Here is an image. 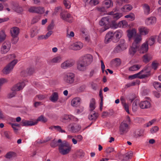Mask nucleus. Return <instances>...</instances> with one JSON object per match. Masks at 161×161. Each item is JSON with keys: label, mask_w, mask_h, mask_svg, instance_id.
Instances as JSON below:
<instances>
[{"label": "nucleus", "mask_w": 161, "mask_h": 161, "mask_svg": "<svg viewBox=\"0 0 161 161\" xmlns=\"http://www.w3.org/2000/svg\"><path fill=\"white\" fill-rule=\"evenodd\" d=\"M75 75L72 72H65L64 73L63 80L64 81L68 84H73L75 80Z\"/></svg>", "instance_id": "obj_5"}, {"label": "nucleus", "mask_w": 161, "mask_h": 161, "mask_svg": "<svg viewBox=\"0 0 161 161\" xmlns=\"http://www.w3.org/2000/svg\"><path fill=\"white\" fill-rule=\"evenodd\" d=\"M141 67V66L139 65L135 64L130 67L129 68V70L130 71H135L139 69Z\"/></svg>", "instance_id": "obj_44"}, {"label": "nucleus", "mask_w": 161, "mask_h": 161, "mask_svg": "<svg viewBox=\"0 0 161 161\" xmlns=\"http://www.w3.org/2000/svg\"><path fill=\"white\" fill-rule=\"evenodd\" d=\"M83 46V44L81 42L78 41L70 44L69 48L75 51L79 50L82 48Z\"/></svg>", "instance_id": "obj_11"}, {"label": "nucleus", "mask_w": 161, "mask_h": 161, "mask_svg": "<svg viewBox=\"0 0 161 161\" xmlns=\"http://www.w3.org/2000/svg\"><path fill=\"white\" fill-rule=\"evenodd\" d=\"M153 85L156 90L161 91V83L157 81H155L153 83Z\"/></svg>", "instance_id": "obj_42"}, {"label": "nucleus", "mask_w": 161, "mask_h": 161, "mask_svg": "<svg viewBox=\"0 0 161 161\" xmlns=\"http://www.w3.org/2000/svg\"><path fill=\"white\" fill-rule=\"evenodd\" d=\"M19 33V29L16 27L11 28V35L12 37V43L13 44L16 43L18 40V37Z\"/></svg>", "instance_id": "obj_7"}, {"label": "nucleus", "mask_w": 161, "mask_h": 161, "mask_svg": "<svg viewBox=\"0 0 161 161\" xmlns=\"http://www.w3.org/2000/svg\"><path fill=\"white\" fill-rule=\"evenodd\" d=\"M132 6L130 4H127L124 6L121 10L123 12H126L131 10L132 9Z\"/></svg>", "instance_id": "obj_31"}, {"label": "nucleus", "mask_w": 161, "mask_h": 161, "mask_svg": "<svg viewBox=\"0 0 161 161\" xmlns=\"http://www.w3.org/2000/svg\"><path fill=\"white\" fill-rule=\"evenodd\" d=\"M136 82L135 81H133L132 82L128 83L125 85V87L128 88L131 86H134L136 85Z\"/></svg>", "instance_id": "obj_60"}, {"label": "nucleus", "mask_w": 161, "mask_h": 161, "mask_svg": "<svg viewBox=\"0 0 161 161\" xmlns=\"http://www.w3.org/2000/svg\"><path fill=\"white\" fill-rule=\"evenodd\" d=\"M37 122H33L32 121H29L25 120L24 119L22 120L20 123V125L24 126H28L34 125L37 123Z\"/></svg>", "instance_id": "obj_14"}, {"label": "nucleus", "mask_w": 161, "mask_h": 161, "mask_svg": "<svg viewBox=\"0 0 161 161\" xmlns=\"http://www.w3.org/2000/svg\"><path fill=\"white\" fill-rule=\"evenodd\" d=\"M39 121H41L44 123H45L47 121V118L44 117L43 115H41L39 117L36 122Z\"/></svg>", "instance_id": "obj_52"}, {"label": "nucleus", "mask_w": 161, "mask_h": 161, "mask_svg": "<svg viewBox=\"0 0 161 161\" xmlns=\"http://www.w3.org/2000/svg\"><path fill=\"white\" fill-rule=\"evenodd\" d=\"M66 35L67 37L71 38L74 36L75 34L73 31H69L68 29H67Z\"/></svg>", "instance_id": "obj_48"}, {"label": "nucleus", "mask_w": 161, "mask_h": 161, "mask_svg": "<svg viewBox=\"0 0 161 161\" xmlns=\"http://www.w3.org/2000/svg\"><path fill=\"white\" fill-rule=\"evenodd\" d=\"M140 34L142 35H146L148 32V30L146 27H141L139 28Z\"/></svg>", "instance_id": "obj_34"}, {"label": "nucleus", "mask_w": 161, "mask_h": 161, "mask_svg": "<svg viewBox=\"0 0 161 161\" xmlns=\"http://www.w3.org/2000/svg\"><path fill=\"white\" fill-rule=\"evenodd\" d=\"M40 19L39 16L34 17L32 20V23L34 24L37 22Z\"/></svg>", "instance_id": "obj_59"}, {"label": "nucleus", "mask_w": 161, "mask_h": 161, "mask_svg": "<svg viewBox=\"0 0 161 161\" xmlns=\"http://www.w3.org/2000/svg\"><path fill=\"white\" fill-rule=\"evenodd\" d=\"M72 145L66 141L62 142L58 145L59 153L63 155L68 154L70 151Z\"/></svg>", "instance_id": "obj_2"}, {"label": "nucleus", "mask_w": 161, "mask_h": 161, "mask_svg": "<svg viewBox=\"0 0 161 161\" xmlns=\"http://www.w3.org/2000/svg\"><path fill=\"white\" fill-rule=\"evenodd\" d=\"M119 45L124 50H125L127 48V45L125 43V41L124 39H120V40Z\"/></svg>", "instance_id": "obj_41"}, {"label": "nucleus", "mask_w": 161, "mask_h": 161, "mask_svg": "<svg viewBox=\"0 0 161 161\" xmlns=\"http://www.w3.org/2000/svg\"><path fill=\"white\" fill-rule=\"evenodd\" d=\"M152 58L151 56L148 54L145 55L143 57V60L144 62H148Z\"/></svg>", "instance_id": "obj_45"}, {"label": "nucleus", "mask_w": 161, "mask_h": 161, "mask_svg": "<svg viewBox=\"0 0 161 161\" xmlns=\"http://www.w3.org/2000/svg\"><path fill=\"white\" fill-rule=\"evenodd\" d=\"M11 8L12 9L18 13H21L23 10L22 8L20 7L17 3H12Z\"/></svg>", "instance_id": "obj_17"}, {"label": "nucleus", "mask_w": 161, "mask_h": 161, "mask_svg": "<svg viewBox=\"0 0 161 161\" xmlns=\"http://www.w3.org/2000/svg\"><path fill=\"white\" fill-rule=\"evenodd\" d=\"M121 63L120 59L119 58H116L113 59L111 62V64L113 66H119Z\"/></svg>", "instance_id": "obj_35"}, {"label": "nucleus", "mask_w": 161, "mask_h": 161, "mask_svg": "<svg viewBox=\"0 0 161 161\" xmlns=\"http://www.w3.org/2000/svg\"><path fill=\"white\" fill-rule=\"evenodd\" d=\"M25 86L24 81L20 82L15 85L11 90V97H14L16 94V92L21 90Z\"/></svg>", "instance_id": "obj_6"}, {"label": "nucleus", "mask_w": 161, "mask_h": 161, "mask_svg": "<svg viewBox=\"0 0 161 161\" xmlns=\"http://www.w3.org/2000/svg\"><path fill=\"white\" fill-rule=\"evenodd\" d=\"M81 127L80 125H74L71 127V130L73 132H76L80 130Z\"/></svg>", "instance_id": "obj_37"}, {"label": "nucleus", "mask_w": 161, "mask_h": 161, "mask_svg": "<svg viewBox=\"0 0 161 161\" xmlns=\"http://www.w3.org/2000/svg\"><path fill=\"white\" fill-rule=\"evenodd\" d=\"M62 60V57L59 55L53 58L51 60L50 62L51 63H59Z\"/></svg>", "instance_id": "obj_32"}, {"label": "nucleus", "mask_w": 161, "mask_h": 161, "mask_svg": "<svg viewBox=\"0 0 161 161\" xmlns=\"http://www.w3.org/2000/svg\"><path fill=\"white\" fill-rule=\"evenodd\" d=\"M58 99V95L57 92H53L49 97V100L52 102L56 103Z\"/></svg>", "instance_id": "obj_24"}, {"label": "nucleus", "mask_w": 161, "mask_h": 161, "mask_svg": "<svg viewBox=\"0 0 161 161\" xmlns=\"http://www.w3.org/2000/svg\"><path fill=\"white\" fill-rule=\"evenodd\" d=\"M74 117L72 115H67L64 114L61 117L60 119L61 121L64 122L66 123L74 119Z\"/></svg>", "instance_id": "obj_16"}, {"label": "nucleus", "mask_w": 161, "mask_h": 161, "mask_svg": "<svg viewBox=\"0 0 161 161\" xmlns=\"http://www.w3.org/2000/svg\"><path fill=\"white\" fill-rule=\"evenodd\" d=\"M62 142V140L60 139H58V141L55 140H54L52 141L50 145L52 147H55L58 146V143L60 144Z\"/></svg>", "instance_id": "obj_30"}, {"label": "nucleus", "mask_w": 161, "mask_h": 161, "mask_svg": "<svg viewBox=\"0 0 161 161\" xmlns=\"http://www.w3.org/2000/svg\"><path fill=\"white\" fill-rule=\"evenodd\" d=\"M123 107L124 108L125 111L128 114H130L129 111V106L128 104L126 103L122 104Z\"/></svg>", "instance_id": "obj_56"}, {"label": "nucleus", "mask_w": 161, "mask_h": 161, "mask_svg": "<svg viewBox=\"0 0 161 161\" xmlns=\"http://www.w3.org/2000/svg\"><path fill=\"white\" fill-rule=\"evenodd\" d=\"M104 6L108 9L113 5V3L111 0H105L103 2Z\"/></svg>", "instance_id": "obj_38"}, {"label": "nucleus", "mask_w": 161, "mask_h": 161, "mask_svg": "<svg viewBox=\"0 0 161 161\" xmlns=\"http://www.w3.org/2000/svg\"><path fill=\"white\" fill-rule=\"evenodd\" d=\"M132 155V153L131 151H130L126 153V154L125 155V157H127V159H129L131 157Z\"/></svg>", "instance_id": "obj_58"}, {"label": "nucleus", "mask_w": 161, "mask_h": 161, "mask_svg": "<svg viewBox=\"0 0 161 161\" xmlns=\"http://www.w3.org/2000/svg\"><path fill=\"white\" fill-rule=\"evenodd\" d=\"M123 50H124L122 49V48H121V47L119 45H118L115 47L114 51V52L115 53H119Z\"/></svg>", "instance_id": "obj_53"}, {"label": "nucleus", "mask_w": 161, "mask_h": 161, "mask_svg": "<svg viewBox=\"0 0 161 161\" xmlns=\"http://www.w3.org/2000/svg\"><path fill=\"white\" fill-rule=\"evenodd\" d=\"M130 129V126L125 122H123L120 124L119 127V132L121 135L126 133Z\"/></svg>", "instance_id": "obj_9"}, {"label": "nucleus", "mask_w": 161, "mask_h": 161, "mask_svg": "<svg viewBox=\"0 0 161 161\" xmlns=\"http://www.w3.org/2000/svg\"><path fill=\"white\" fill-rule=\"evenodd\" d=\"M107 9L104 6L99 7L97 8L98 11L101 13V14L103 15L105 14V12Z\"/></svg>", "instance_id": "obj_51"}, {"label": "nucleus", "mask_w": 161, "mask_h": 161, "mask_svg": "<svg viewBox=\"0 0 161 161\" xmlns=\"http://www.w3.org/2000/svg\"><path fill=\"white\" fill-rule=\"evenodd\" d=\"M28 11L30 13L42 14L44 12L45 10L42 7L32 6L29 8Z\"/></svg>", "instance_id": "obj_10"}, {"label": "nucleus", "mask_w": 161, "mask_h": 161, "mask_svg": "<svg viewBox=\"0 0 161 161\" xmlns=\"http://www.w3.org/2000/svg\"><path fill=\"white\" fill-rule=\"evenodd\" d=\"M139 105L142 109L147 108L150 107L151 104L150 102L148 101H143L140 102Z\"/></svg>", "instance_id": "obj_20"}, {"label": "nucleus", "mask_w": 161, "mask_h": 161, "mask_svg": "<svg viewBox=\"0 0 161 161\" xmlns=\"http://www.w3.org/2000/svg\"><path fill=\"white\" fill-rule=\"evenodd\" d=\"M144 14L145 15H147L150 14L153 11L150 6L147 4H144L142 5Z\"/></svg>", "instance_id": "obj_15"}, {"label": "nucleus", "mask_w": 161, "mask_h": 161, "mask_svg": "<svg viewBox=\"0 0 161 161\" xmlns=\"http://www.w3.org/2000/svg\"><path fill=\"white\" fill-rule=\"evenodd\" d=\"M50 129L53 130V129L56 130L57 131H59V132L61 133H65V131L64 130H63L61 127L58 125L55 126L54 125L53 126H51L49 128Z\"/></svg>", "instance_id": "obj_36"}, {"label": "nucleus", "mask_w": 161, "mask_h": 161, "mask_svg": "<svg viewBox=\"0 0 161 161\" xmlns=\"http://www.w3.org/2000/svg\"><path fill=\"white\" fill-rule=\"evenodd\" d=\"M158 129L159 128L158 126H155L151 129V133L152 134L155 133L158 131Z\"/></svg>", "instance_id": "obj_55"}, {"label": "nucleus", "mask_w": 161, "mask_h": 161, "mask_svg": "<svg viewBox=\"0 0 161 161\" xmlns=\"http://www.w3.org/2000/svg\"><path fill=\"white\" fill-rule=\"evenodd\" d=\"M125 17L126 18H129L130 20H133L135 19V16L133 13H131L130 14L125 15Z\"/></svg>", "instance_id": "obj_50"}, {"label": "nucleus", "mask_w": 161, "mask_h": 161, "mask_svg": "<svg viewBox=\"0 0 161 161\" xmlns=\"http://www.w3.org/2000/svg\"><path fill=\"white\" fill-rule=\"evenodd\" d=\"M117 2L119 5H121L123 3H128L129 2V0H117Z\"/></svg>", "instance_id": "obj_61"}, {"label": "nucleus", "mask_w": 161, "mask_h": 161, "mask_svg": "<svg viewBox=\"0 0 161 161\" xmlns=\"http://www.w3.org/2000/svg\"><path fill=\"white\" fill-rule=\"evenodd\" d=\"M150 68L149 66H146L144 69L139 73L130 75L129 79H133L136 78L143 79L147 77L150 71Z\"/></svg>", "instance_id": "obj_3"}, {"label": "nucleus", "mask_w": 161, "mask_h": 161, "mask_svg": "<svg viewBox=\"0 0 161 161\" xmlns=\"http://www.w3.org/2000/svg\"><path fill=\"white\" fill-rule=\"evenodd\" d=\"M93 61V57L90 54H86L81 56L77 63V69L80 71H85Z\"/></svg>", "instance_id": "obj_1"}, {"label": "nucleus", "mask_w": 161, "mask_h": 161, "mask_svg": "<svg viewBox=\"0 0 161 161\" xmlns=\"http://www.w3.org/2000/svg\"><path fill=\"white\" fill-rule=\"evenodd\" d=\"M60 15L61 18L65 21L69 23L72 22L73 18L70 14L67 13H62Z\"/></svg>", "instance_id": "obj_13"}, {"label": "nucleus", "mask_w": 161, "mask_h": 161, "mask_svg": "<svg viewBox=\"0 0 161 161\" xmlns=\"http://www.w3.org/2000/svg\"><path fill=\"white\" fill-rule=\"evenodd\" d=\"M99 95L101 98V102H100V108L101 110H102V107L103 105V96L102 95V90H100L99 92Z\"/></svg>", "instance_id": "obj_49"}, {"label": "nucleus", "mask_w": 161, "mask_h": 161, "mask_svg": "<svg viewBox=\"0 0 161 161\" xmlns=\"http://www.w3.org/2000/svg\"><path fill=\"white\" fill-rule=\"evenodd\" d=\"M6 35L3 31L0 32V43L4 41L6 38Z\"/></svg>", "instance_id": "obj_47"}, {"label": "nucleus", "mask_w": 161, "mask_h": 161, "mask_svg": "<svg viewBox=\"0 0 161 161\" xmlns=\"http://www.w3.org/2000/svg\"><path fill=\"white\" fill-rule=\"evenodd\" d=\"M137 34L136 31L134 29H133L131 30H128L127 31V36L129 40L133 37L134 38L136 35Z\"/></svg>", "instance_id": "obj_25"}, {"label": "nucleus", "mask_w": 161, "mask_h": 161, "mask_svg": "<svg viewBox=\"0 0 161 161\" xmlns=\"http://www.w3.org/2000/svg\"><path fill=\"white\" fill-rule=\"evenodd\" d=\"M15 54H11V71L13 69L15 65L18 62V60L15 59Z\"/></svg>", "instance_id": "obj_21"}, {"label": "nucleus", "mask_w": 161, "mask_h": 161, "mask_svg": "<svg viewBox=\"0 0 161 161\" xmlns=\"http://www.w3.org/2000/svg\"><path fill=\"white\" fill-rule=\"evenodd\" d=\"M90 3L92 5H95L97 4L99 2L97 0H91Z\"/></svg>", "instance_id": "obj_62"}, {"label": "nucleus", "mask_w": 161, "mask_h": 161, "mask_svg": "<svg viewBox=\"0 0 161 161\" xmlns=\"http://www.w3.org/2000/svg\"><path fill=\"white\" fill-rule=\"evenodd\" d=\"M80 99L79 97H76L73 99L71 102V105L73 107H76L80 103Z\"/></svg>", "instance_id": "obj_27"}, {"label": "nucleus", "mask_w": 161, "mask_h": 161, "mask_svg": "<svg viewBox=\"0 0 161 161\" xmlns=\"http://www.w3.org/2000/svg\"><path fill=\"white\" fill-rule=\"evenodd\" d=\"M139 47L137 45H133L132 44L131 47L129 49L130 54L131 55H134L136 52L137 50L138 49Z\"/></svg>", "instance_id": "obj_28"}, {"label": "nucleus", "mask_w": 161, "mask_h": 161, "mask_svg": "<svg viewBox=\"0 0 161 161\" xmlns=\"http://www.w3.org/2000/svg\"><path fill=\"white\" fill-rule=\"evenodd\" d=\"M156 21V18L155 17L152 16L148 18L145 20L147 25H150L155 24Z\"/></svg>", "instance_id": "obj_23"}, {"label": "nucleus", "mask_w": 161, "mask_h": 161, "mask_svg": "<svg viewBox=\"0 0 161 161\" xmlns=\"http://www.w3.org/2000/svg\"><path fill=\"white\" fill-rule=\"evenodd\" d=\"M98 116V114L92 111L88 116V119L90 120L95 121Z\"/></svg>", "instance_id": "obj_29"}, {"label": "nucleus", "mask_w": 161, "mask_h": 161, "mask_svg": "<svg viewBox=\"0 0 161 161\" xmlns=\"http://www.w3.org/2000/svg\"><path fill=\"white\" fill-rule=\"evenodd\" d=\"M117 9L115 8L112 11L109 12L108 14L111 16V19L113 20V23L122 16L123 14L121 13L117 12Z\"/></svg>", "instance_id": "obj_8"}, {"label": "nucleus", "mask_w": 161, "mask_h": 161, "mask_svg": "<svg viewBox=\"0 0 161 161\" xmlns=\"http://www.w3.org/2000/svg\"><path fill=\"white\" fill-rule=\"evenodd\" d=\"M139 103V101L137 100L134 101L132 105V110L133 111L135 112L137 111Z\"/></svg>", "instance_id": "obj_40"}, {"label": "nucleus", "mask_w": 161, "mask_h": 161, "mask_svg": "<svg viewBox=\"0 0 161 161\" xmlns=\"http://www.w3.org/2000/svg\"><path fill=\"white\" fill-rule=\"evenodd\" d=\"M64 4L67 8L69 9L70 7L71 3L69 1L64 0Z\"/></svg>", "instance_id": "obj_54"}, {"label": "nucleus", "mask_w": 161, "mask_h": 161, "mask_svg": "<svg viewBox=\"0 0 161 161\" xmlns=\"http://www.w3.org/2000/svg\"><path fill=\"white\" fill-rule=\"evenodd\" d=\"M37 30L36 27H33L31 31V37H34L35 36L37 35Z\"/></svg>", "instance_id": "obj_46"}, {"label": "nucleus", "mask_w": 161, "mask_h": 161, "mask_svg": "<svg viewBox=\"0 0 161 161\" xmlns=\"http://www.w3.org/2000/svg\"><path fill=\"white\" fill-rule=\"evenodd\" d=\"M113 38H116L117 40H118L122 36V31L121 30H118L115 32H113Z\"/></svg>", "instance_id": "obj_26"}, {"label": "nucleus", "mask_w": 161, "mask_h": 161, "mask_svg": "<svg viewBox=\"0 0 161 161\" xmlns=\"http://www.w3.org/2000/svg\"><path fill=\"white\" fill-rule=\"evenodd\" d=\"M111 23H113V20L110 15L103 17L99 22V25L102 26H104V31L108 29Z\"/></svg>", "instance_id": "obj_4"}, {"label": "nucleus", "mask_w": 161, "mask_h": 161, "mask_svg": "<svg viewBox=\"0 0 161 161\" xmlns=\"http://www.w3.org/2000/svg\"><path fill=\"white\" fill-rule=\"evenodd\" d=\"M158 65V64L157 63H155V62H153L152 64V68L154 70L156 69L157 68Z\"/></svg>", "instance_id": "obj_63"}, {"label": "nucleus", "mask_w": 161, "mask_h": 161, "mask_svg": "<svg viewBox=\"0 0 161 161\" xmlns=\"http://www.w3.org/2000/svg\"><path fill=\"white\" fill-rule=\"evenodd\" d=\"M156 38V36H151L148 40L145 42H147L148 44V45L149 44L150 46H152L155 43Z\"/></svg>", "instance_id": "obj_33"}, {"label": "nucleus", "mask_w": 161, "mask_h": 161, "mask_svg": "<svg viewBox=\"0 0 161 161\" xmlns=\"http://www.w3.org/2000/svg\"><path fill=\"white\" fill-rule=\"evenodd\" d=\"M10 72V63H9L8 64L4 67V68L2 70V72L4 74L7 75Z\"/></svg>", "instance_id": "obj_39"}, {"label": "nucleus", "mask_w": 161, "mask_h": 161, "mask_svg": "<svg viewBox=\"0 0 161 161\" xmlns=\"http://www.w3.org/2000/svg\"><path fill=\"white\" fill-rule=\"evenodd\" d=\"M134 41L132 44L133 45H137V47H139V44L141 42L142 38L141 35L137 34L134 37Z\"/></svg>", "instance_id": "obj_19"}, {"label": "nucleus", "mask_w": 161, "mask_h": 161, "mask_svg": "<svg viewBox=\"0 0 161 161\" xmlns=\"http://www.w3.org/2000/svg\"><path fill=\"white\" fill-rule=\"evenodd\" d=\"M148 46L147 43L145 42L142 45L138 50L140 53H146L148 51Z\"/></svg>", "instance_id": "obj_18"}, {"label": "nucleus", "mask_w": 161, "mask_h": 161, "mask_svg": "<svg viewBox=\"0 0 161 161\" xmlns=\"http://www.w3.org/2000/svg\"><path fill=\"white\" fill-rule=\"evenodd\" d=\"M90 110L92 111L95 108V100L92 98L90 101Z\"/></svg>", "instance_id": "obj_43"}, {"label": "nucleus", "mask_w": 161, "mask_h": 161, "mask_svg": "<svg viewBox=\"0 0 161 161\" xmlns=\"http://www.w3.org/2000/svg\"><path fill=\"white\" fill-rule=\"evenodd\" d=\"M53 31H48L46 35H45L46 39H47L53 34Z\"/></svg>", "instance_id": "obj_64"}, {"label": "nucleus", "mask_w": 161, "mask_h": 161, "mask_svg": "<svg viewBox=\"0 0 161 161\" xmlns=\"http://www.w3.org/2000/svg\"><path fill=\"white\" fill-rule=\"evenodd\" d=\"M113 31H110L106 35L105 37V42L106 43H108L110 42L114 38L113 36Z\"/></svg>", "instance_id": "obj_22"}, {"label": "nucleus", "mask_w": 161, "mask_h": 161, "mask_svg": "<svg viewBox=\"0 0 161 161\" xmlns=\"http://www.w3.org/2000/svg\"><path fill=\"white\" fill-rule=\"evenodd\" d=\"M74 62L71 60H68L63 62L60 65L61 68L63 69H67L72 66Z\"/></svg>", "instance_id": "obj_12"}, {"label": "nucleus", "mask_w": 161, "mask_h": 161, "mask_svg": "<svg viewBox=\"0 0 161 161\" xmlns=\"http://www.w3.org/2000/svg\"><path fill=\"white\" fill-rule=\"evenodd\" d=\"M114 151V148L111 147H108L106 149V152L107 153H109L113 152Z\"/></svg>", "instance_id": "obj_57"}]
</instances>
